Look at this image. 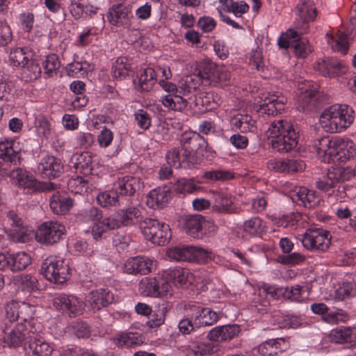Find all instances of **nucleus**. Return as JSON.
Here are the masks:
<instances>
[{
    "instance_id": "nucleus-23",
    "label": "nucleus",
    "mask_w": 356,
    "mask_h": 356,
    "mask_svg": "<svg viewBox=\"0 0 356 356\" xmlns=\"http://www.w3.org/2000/svg\"><path fill=\"white\" fill-rule=\"evenodd\" d=\"M332 162L345 163L356 154L353 142L348 138L334 137Z\"/></svg>"
},
{
    "instance_id": "nucleus-30",
    "label": "nucleus",
    "mask_w": 356,
    "mask_h": 356,
    "mask_svg": "<svg viewBox=\"0 0 356 356\" xmlns=\"http://www.w3.org/2000/svg\"><path fill=\"white\" fill-rule=\"evenodd\" d=\"M113 185L122 200L124 196H133L140 189L142 183L138 177L124 176L118 178Z\"/></svg>"
},
{
    "instance_id": "nucleus-43",
    "label": "nucleus",
    "mask_w": 356,
    "mask_h": 356,
    "mask_svg": "<svg viewBox=\"0 0 356 356\" xmlns=\"http://www.w3.org/2000/svg\"><path fill=\"white\" fill-rule=\"evenodd\" d=\"M212 209L215 212L223 214L236 213V208L233 207L231 197L225 194H218L215 197Z\"/></svg>"
},
{
    "instance_id": "nucleus-38",
    "label": "nucleus",
    "mask_w": 356,
    "mask_h": 356,
    "mask_svg": "<svg viewBox=\"0 0 356 356\" xmlns=\"http://www.w3.org/2000/svg\"><path fill=\"white\" fill-rule=\"evenodd\" d=\"M73 206V200L58 193H54L49 199V207L57 215H63L70 211Z\"/></svg>"
},
{
    "instance_id": "nucleus-62",
    "label": "nucleus",
    "mask_w": 356,
    "mask_h": 356,
    "mask_svg": "<svg viewBox=\"0 0 356 356\" xmlns=\"http://www.w3.org/2000/svg\"><path fill=\"white\" fill-rule=\"evenodd\" d=\"M323 321L330 324H335L339 322H346L348 319L347 314L341 309L325 312L323 316Z\"/></svg>"
},
{
    "instance_id": "nucleus-8",
    "label": "nucleus",
    "mask_w": 356,
    "mask_h": 356,
    "mask_svg": "<svg viewBox=\"0 0 356 356\" xmlns=\"http://www.w3.org/2000/svg\"><path fill=\"white\" fill-rule=\"evenodd\" d=\"M65 226L57 221L42 223L35 234L36 240L43 244L53 245L58 243L65 233Z\"/></svg>"
},
{
    "instance_id": "nucleus-53",
    "label": "nucleus",
    "mask_w": 356,
    "mask_h": 356,
    "mask_svg": "<svg viewBox=\"0 0 356 356\" xmlns=\"http://www.w3.org/2000/svg\"><path fill=\"white\" fill-rule=\"evenodd\" d=\"M244 231L252 236L260 235L266 232V227L264 221L258 218H252L243 223Z\"/></svg>"
},
{
    "instance_id": "nucleus-25",
    "label": "nucleus",
    "mask_w": 356,
    "mask_h": 356,
    "mask_svg": "<svg viewBox=\"0 0 356 356\" xmlns=\"http://www.w3.org/2000/svg\"><path fill=\"white\" fill-rule=\"evenodd\" d=\"M38 170L44 178L54 179L63 174L64 166L60 159L53 156H45L40 160Z\"/></svg>"
},
{
    "instance_id": "nucleus-28",
    "label": "nucleus",
    "mask_w": 356,
    "mask_h": 356,
    "mask_svg": "<svg viewBox=\"0 0 356 356\" xmlns=\"http://www.w3.org/2000/svg\"><path fill=\"white\" fill-rule=\"evenodd\" d=\"M10 176L19 187L35 192L40 188V182L35 177L24 169L17 168L9 172Z\"/></svg>"
},
{
    "instance_id": "nucleus-44",
    "label": "nucleus",
    "mask_w": 356,
    "mask_h": 356,
    "mask_svg": "<svg viewBox=\"0 0 356 356\" xmlns=\"http://www.w3.org/2000/svg\"><path fill=\"white\" fill-rule=\"evenodd\" d=\"M132 66L126 57H119L112 67L113 77L117 80L124 79L131 72Z\"/></svg>"
},
{
    "instance_id": "nucleus-64",
    "label": "nucleus",
    "mask_w": 356,
    "mask_h": 356,
    "mask_svg": "<svg viewBox=\"0 0 356 356\" xmlns=\"http://www.w3.org/2000/svg\"><path fill=\"white\" fill-rule=\"evenodd\" d=\"M280 261L286 265H298L303 263L306 257L304 254L294 252L288 253L286 255L279 257Z\"/></svg>"
},
{
    "instance_id": "nucleus-27",
    "label": "nucleus",
    "mask_w": 356,
    "mask_h": 356,
    "mask_svg": "<svg viewBox=\"0 0 356 356\" xmlns=\"http://www.w3.org/2000/svg\"><path fill=\"white\" fill-rule=\"evenodd\" d=\"M291 200L308 209L318 207L321 203V197L318 193L305 187L296 188L291 194Z\"/></svg>"
},
{
    "instance_id": "nucleus-42",
    "label": "nucleus",
    "mask_w": 356,
    "mask_h": 356,
    "mask_svg": "<svg viewBox=\"0 0 356 356\" xmlns=\"http://www.w3.org/2000/svg\"><path fill=\"white\" fill-rule=\"evenodd\" d=\"M200 182L194 178H179L173 184V191L179 194H191L200 191Z\"/></svg>"
},
{
    "instance_id": "nucleus-57",
    "label": "nucleus",
    "mask_w": 356,
    "mask_h": 356,
    "mask_svg": "<svg viewBox=\"0 0 356 356\" xmlns=\"http://www.w3.org/2000/svg\"><path fill=\"white\" fill-rule=\"evenodd\" d=\"M274 294L275 292L273 291L270 288L259 289L258 293L254 294L252 302L254 303V306L256 307L259 312H263L269 305V301L266 298V296L270 295L271 297H273Z\"/></svg>"
},
{
    "instance_id": "nucleus-18",
    "label": "nucleus",
    "mask_w": 356,
    "mask_h": 356,
    "mask_svg": "<svg viewBox=\"0 0 356 356\" xmlns=\"http://www.w3.org/2000/svg\"><path fill=\"white\" fill-rule=\"evenodd\" d=\"M7 216L11 220L12 228L8 236L16 243H26L29 241L33 235V231L22 226V219L14 211H9Z\"/></svg>"
},
{
    "instance_id": "nucleus-20",
    "label": "nucleus",
    "mask_w": 356,
    "mask_h": 356,
    "mask_svg": "<svg viewBox=\"0 0 356 356\" xmlns=\"http://www.w3.org/2000/svg\"><path fill=\"white\" fill-rule=\"evenodd\" d=\"M156 261L145 256H138L128 259L124 264V269L128 274L146 275L156 268Z\"/></svg>"
},
{
    "instance_id": "nucleus-46",
    "label": "nucleus",
    "mask_w": 356,
    "mask_h": 356,
    "mask_svg": "<svg viewBox=\"0 0 356 356\" xmlns=\"http://www.w3.org/2000/svg\"><path fill=\"white\" fill-rule=\"evenodd\" d=\"M163 105L175 111H181L185 109L188 105V102L177 93H169L161 97Z\"/></svg>"
},
{
    "instance_id": "nucleus-61",
    "label": "nucleus",
    "mask_w": 356,
    "mask_h": 356,
    "mask_svg": "<svg viewBox=\"0 0 356 356\" xmlns=\"http://www.w3.org/2000/svg\"><path fill=\"white\" fill-rule=\"evenodd\" d=\"M199 86V81H196L193 76H187L179 81V93L184 95L195 91Z\"/></svg>"
},
{
    "instance_id": "nucleus-17",
    "label": "nucleus",
    "mask_w": 356,
    "mask_h": 356,
    "mask_svg": "<svg viewBox=\"0 0 356 356\" xmlns=\"http://www.w3.org/2000/svg\"><path fill=\"white\" fill-rule=\"evenodd\" d=\"M314 69L323 76L334 77L344 73L346 66L337 58L327 57L316 60Z\"/></svg>"
},
{
    "instance_id": "nucleus-1",
    "label": "nucleus",
    "mask_w": 356,
    "mask_h": 356,
    "mask_svg": "<svg viewBox=\"0 0 356 356\" xmlns=\"http://www.w3.org/2000/svg\"><path fill=\"white\" fill-rule=\"evenodd\" d=\"M268 134L272 148L278 152H289L298 144V133L291 122L286 120H279L270 122Z\"/></svg>"
},
{
    "instance_id": "nucleus-49",
    "label": "nucleus",
    "mask_w": 356,
    "mask_h": 356,
    "mask_svg": "<svg viewBox=\"0 0 356 356\" xmlns=\"http://www.w3.org/2000/svg\"><path fill=\"white\" fill-rule=\"evenodd\" d=\"M31 56V52L26 48L18 47L10 51L9 58L13 65L25 67L29 66Z\"/></svg>"
},
{
    "instance_id": "nucleus-52",
    "label": "nucleus",
    "mask_w": 356,
    "mask_h": 356,
    "mask_svg": "<svg viewBox=\"0 0 356 356\" xmlns=\"http://www.w3.org/2000/svg\"><path fill=\"white\" fill-rule=\"evenodd\" d=\"M355 334L350 327L332 330L330 334L331 341L335 343H343L353 341Z\"/></svg>"
},
{
    "instance_id": "nucleus-47",
    "label": "nucleus",
    "mask_w": 356,
    "mask_h": 356,
    "mask_svg": "<svg viewBox=\"0 0 356 356\" xmlns=\"http://www.w3.org/2000/svg\"><path fill=\"white\" fill-rule=\"evenodd\" d=\"M10 270L13 272L24 270L31 262V257L24 252L10 254Z\"/></svg>"
},
{
    "instance_id": "nucleus-4",
    "label": "nucleus",
    "mask_w": 356,
    "mask_h": 356,
    "mask_svg": "<svg viewBox=\"0 0 356 356\" xmlns=\"http://www.w3.org/2000/svg\"><path fill=\"white\" fill-rule=\"evenodd\" d=\"M166 255L169 259L177 261L206 263L212 259L211 252L202 248L184 245L169 248Z\"/></svg>"
},
{
    "instance_id": "nucleus-50",
    "label": "nucleus",
    "mask_w": 356,
    "mask_h": 356,
    "mask_svg": "<svg viewBox=\"0 0 356 356\" xmlns=\"http://www.w3.org/2000/svg\"><path fill=\"white\" fill-rule=\"evenodd\" d=\"M222 6V10L227 13H232L236 18H240L243 14L247 13L249 6L243 1L236 2L233 0H220Z\"/></svg>"
},
{
    "instance_id": "nucleus-29",
    "label": "nucleus",
    "mask_w": 356,
    "mask_h": 356,
    "mask_svg": "<svg viewBox=\"0 0 356 356\" xmlns=\"http://www.w3.org/2000/svg\"><path fill=\"white\" fill-rule=\"evenodd\" d=\"M267 167L277 172H298L305 168V163L299 159L270 160L267 163Z\"/></svg>"
},
{
    "instance_id": "nucleus-35",
    "label": "nucleus",
    "mask_w": 356,
    "mask_h": 356,
    "mask_svg": "<svg viewBox=\"0 0 356 356\" xmlns=\"http://www.w3.org/2000/svg\"><path fill=\"white\" fill-rule=\"evenodd\" d=\"M188 153L182 149L174 148L169 151L166 155L165 159L167 163L170 166L177 168H180L182 164H186L187 167H191L195 165V159L193 157H188Z\"/></svg>"
},
{
    "instance_id": "nucleus-60",
    "label": "nucleus",
    "mask_w": 356,
    "mask_h": 356,
    "mask_svg": "<svg viewBox=\"0 0 356 356\" xmlns=\"http://www.w3.org/2000/svg\"><path fill=\"white\" fill-rule=\"evenodd\" d=\"M258 350L262 355L273 356L281 351V347L276 339H270L260 344Z\"/></svg>"
},
{
    "instance_id": "nucleus-26",
    "label": "nucleus",
    "mask_w": 356,
    "mask_h": 356,
    "mask_svg": "<svg viewBox=\"0 0 356 356\" xmlns=\"http://www.w3.org/2000/svg\"><path fill=\"white\" fill-rule=\"evenodd\" d=\"M323 97L316 88L306 89L298 99V109L302 112L312 111L318 108Z\"/></svg>"
},
{
    "instance_id": "nucleus-9",
    "label": "nucleus",
    "mask_w": 356,
    "mask_h": 356,
    "mask_svg": "<svg viewBox=\"0 0 356 356\" xmlns=\"http://www.w3.org/2000/svg\"><path fill=\"white\" fill-rule=\"evenodd\" d=\"M181 147L184 151L188 153V157L195 159V164L199 163V159L196 154L204 156L203 152H209V147L207 140L196 132L184 133L181 138Z\"/></svg>"
},
{
    "instance_id": "nucleus-12",
    "label": "nucleus",
    "mask_w": 356,
    "mask_h": 356,
    "mask_svg": "<svg viewBox=\"0 0 356 356\" xmlns=\"http://www.w3.org/2000/svg\"><path fill=\"white\" fill-rule=\"evenodd\" d=\"M54 307L70 317L81 315L84 310L83 302L76 296L65 293L57 295L54 298Z\"/></svg>"
},
{
    "instance_id": "nucleus-59",
    "label": "nucleus",
    "mask_w": 356,
    "mask_h": 356,
    "mask_svg": "<svg viewBox=\"0 0 356 356\" xmlns=\"http://www.w3.org/2000/svg\"><path fill=\"white\" fill-rule=\"evenodd\" d=\"M60 65L58 56L54 54L47 56L45 60L42 62L44 73L49 76L56 74Z\"/></svg>"
},
{
    "instance_id": "nucleus-31",
    "label": "nucleus",
    "mask_w": 356,
    "mask_h": 356,
    "mask_svg": "<svg viewBox=\"0 0 356 356\" xmlns=\"http://www.w3.org/2000/svg\"><path fill=\"white\" fill-rule=\"evenodd\" d=\"M334 137L325 136L314 140L313 147L324 163L332 162Z\"/></svg>"
},
{
    "instance_id": "nucleus-51",
    "label": "nucleus",
    "mask_w": 356,
    "mask_h": 356,
    "mask_svg": "<svg viewBox=\"0 0 356 356\" xmlns=\"http://www.w3.org/2000/svg\"><path fill=\"white\" fill-rule=\"evenodd\" d=\"M159 280L156 277H145L139 284L140 292L146 296L159 297Z\"/></svg>"
},
{
    "instance_id": "nucleus-19",
    "label": "nucleus",
    "mask_w": 356,
    "mask_h": 356,
    "mask_svg": "<svg viewBox=\"0 0 356 356\" xmlns=\"http://www.w3.org/2000/svg\"><path fill=\"white\" fill-rule=\"evenodd\" d=\"M350 178L348 170L337 168L329 170L327 176L316 181V187L325 193H329L335 187V184L348 180Z\"/></svg>"
},
{
    "instance_id": "nucleus-34",
    "label": "nucleus",
    "mask_w": 356,
    "mask_h": 356,
    "mask_svg": "<svg viewBox=\"0 0 356 356\" xmlns=\"http://www.w3.org/2000/svg\"><path fill=\"white\" fill-rule=\"evenodd\" d=\"M12 283L15 285L17 291L26 293L38 291L39 284L37 278L29 274H20L15 275L12 279Z\"/></svg>"
},
{
    "instance_id": "nucleus-16",
    "label": "nucleus",
    "mask_w": 356,
    "mask_h": 356,
    "mask_svg": "<svg viewBox=\"0 0 356 356\" xmlns=\"http://www.w3.org/2000/svg\"><path fill=\"white\" fill-rule=\"evenodd\" d=\"M116 229L122 227H129L143 221L141 211L136 207H129L121 209L111 215Z\"/></svg>"
},
{
    "instance_id": "nucleus-10",
    "label": "nucleus",
    "mask_w": 356,
    "mask_h": 356,
    "mask_svg": "<svg viewBox=\"0 0 356 356\" xmlns=\"http://www.w3.org/2000/svg\"><path fill=\"white\" fill-rule=\"evenodd\" d=\"M258 112L267 115H276L284 111L286 98L279 91L266 92L261 94Z\"/></svg>"
},
{
    "instance_id": "nucleus-37",
    "label": "nucleus",
    "mask_w": 356,
    "mask_h": 356,
    "mask_svg": "<svg viewBox=\"0 0 356 356\" xmlns=\"http://www.w3.org/2000/svg\"><path fill=\"white\" fill-rule=\"evenodd\" d=\"M170 198V191L167 187H159L152 190L147 197V204L149 207L162 208Z\"/></svg>"
},
{
    "instance_id": "nucleus-54",
    "label": "nucleus",
    "mask_w": 356,
    "mask_h": 356,
    "mask_svg": "<svg viewBox=\"0 0 356 356\" xmlns=\"http://www.w3.org/2000/svg\"><path fill=\"white\" fill-rule=\"evenodd\" d=\"M196 106H202L204 110L214 109L218 105V96L211 92H204L195 97Z\"/></svg>"
},
{
    "instance_id": "nucleus-3",
    "label": "nucleus",
    "mask_w": 356,
    "mask_h": 356,
    "mask_svg": "<svg viewBox=\"0 0 356 356\" xmlns=\"http://www.w3.org/2000/svg\"><path fill=\"white\" fill-rule=\"evenodd\" d=\"M140 229L145 238L154 244L163 245L171 238L168 225L156 218L146 217L140 222Z\"/></svg>"
},
{
    "instance_id": "nucleus-15",
    "label": "nucleus",
    "mask_w": 356,
    "mask_h": 356,
    "mask_svg": "<svg viewBox=\"0 0 356 356\" xmlns=\"http://www.w3.org/2000/svg\"><path fill=\"white\" fill-rule=\"evenodd\" d=\"M296 15L300 20L295 22V27L302 34L307 33L309 22L314 21L316 16V9L311 0H300L296 7Z\"/></svg>"
},
{
    "instance_id": "nucleus-5",
    "label": "nucleus",
    "mask_w": 356,
    "mask_h": 356,
    "mask_svg": "<svg viewBox=\"0 0 356 356\" xmlns=\"http://www.w3.org/2000/svg\"><path fill=\"white\" fill-rule=\"evenodd\" d=\"M41 273L51 282L63 284L69 277L68 265L62 259L49 257L42 262Z\"/></svg>"
},
{
    "instance_id": "nucleus-32",
    "label": "nucleus",
    "mask_w": 356,
    "mask_h": 356,
    "mask_svg": "<svg viewBox=\"0 0 356 356\" xmlns=\"http://www.w3.org/2000/svg\"><path fill=\"white\" fill-rule=\"evenodd\" d=\"M198 272L191 273L187 268H175L170 270L168 275L172 283L179 287H188L189 285L197 284L196 280Z\"/></svg>"
},
{
    "instance_id": "nucleus-22",
    "label": "nucleus",
    "mask_w": 356,
    "mask_h": 356,
    "mask_svg": "<svg viewBox=\"0 0 356 356\" xmlns=\"http://www.w3.org/2000/svg\"><path fill=\"white\" fill-rule=\"evenodd\" d=\"M22 148L15 140L0 141V159L5 163L15 166L20 164Z\"/></svg>"
},
{
    "instance_id": "nucleus-2",
    "label": "nucleus",
    "mask_w": 356,
    "mask_h": 356,
    "mask_svg": "<svg viewBox=\"0 0 356 356\" xmlns=\"http://www.w3.org/2000/svg\"><path fill=\"white\" fill-rule=\"evenodd\" d=\"M352 108L346 104H334L326 108L320 116L321 127L327 133L341 132L349 127L355 119Z\"/></svg>"
},
{
    "instance_id": "nucleus-55",
    "label": "nucleus",
    "mask_w": 356,
    "mask_h": 356,
    "mask_svg": "<svg viewBox=\"0 0 356 356\" xmlns=\"http://www.w3.org/2000/svg\"><path fill=\"white\" fill-rule=\"evenodd\" d=\"M327 42L334 51H338L342 54L347 53L349 44L345 34L340 33L336 38L327 35Z\"/></svg>"
},
{
    "instance_id": "nucleus-7",
    "label": "nucleus",
    "mask_w": 356,
    "mask_h": 356,
    "mask_svg": "<svg viewBox=\"0 0 356 356\" xmlns=\"http://www.w3.org/2000/svg\"><path fill=\"white\" fill-rule=\"evenodd\" d=\"M184 311L187 316L191 317L197 324L198 330L202 327L212 325L218 320V316L216 312L203 307L199 302H188L184 306Z\"/></svg>"
},
{
    "instance_id": "nucleus-56",
    "label": "nucleus",
    "mask_w": 356,
    "mask_h": 356,
    "mask_svg": "<svg viewBox=\"0 0 356 356\" xmlns=\"http://www.w3.org/2000/svg\"><path fill=\"white\" fill-rule=\"evenodd\" d=\"M155 83L156 72L151 67L144 69L138 76V84L142 90H149Z\"/></svg>"
},
{
    "instance_id": "nucleus-14",
    "label": "nucleus",
    "mask_w": 356,
    "mask_h": 356,
    "mask_svg": "<svg viewBox=\"0 0 356 356\" xmlns=\"http://www.w3.org/2000/svg\"><path fill=\"white\" fill-rule=\"evenodd\" d=\"M32 332L26 324L20 322L10 330H3V343L7 346L14 348L23 345L27 346Z\"/></svg>"
},
{
    "instance_id": "nucleus-6",
    "label": "nucleus",
    "mask_w": 356,
    "mask_h": 356,
    "mask_svg": "<svg viewBox=\"0 0 356 356\" xmlns=\"http://www.w3.org/2000/svg\"><path fill=\"white\" fill-rule=\"evenodd\" d=\"M299 240L305 248L313 252H325L331 244L330 232L320 228L307 229Z\"/></svg>"
},
{
    "instance_id": "nucleus-48",
    "label": "nucleus",
    "mask_w": 356,
    "mask_h": 356,
    "mask_svg": "<svg viewBox=\"0 0 356 356\" xmlns=\"http://www.w3.org/2000/svg\"><path fill=\"white\" fill-rule=\"evenodd\" d=\"M111 216L104 218L103 220H97L91 229V234L95 240L102 238L104 234L107 232L116 229L115 224H113Z\"/></svg>"
},
{
    "instance_id": "nucleus-36",
    "label": "nucleus",
    "mask_w": 356,
    "mask_h": 356,
    "mask_svg": "<svg viewBox=\"0 0 356 356\" xmlns=\"http://www.w3.org/2000/svg\"><path fill=\"white\" fill-rule=\"evenodd\" d=\"M92 155L89 152L75 153L70 160V163L76 171L85 175L91 173L92 170Z\"/></svg>"
},
{
    "instance_id": "nucleus-58",
    "label": "nucleus",
    "mask_w": 356,
    "mask_h": 356,
    "mask_svg": "<svg viewBox=\"0 0 356 356\" xmlns=\"http://www.w3.org/2000/svg\"><path fill=\"white\" fill-rule=\"evenodd\" d=\"M170 307L169 303H162L159 305L157 309L154 311L152 317L147 323L150 327H157L164 323L165 314Z\"/></svg>"
},
{
    "instance_id": "nucleus-41",
    "label": "nucleus",
    "mask_w": 356,
    "mask_h": 356,
    "mask_svg": "<svg viewBox=\"0 0 356 356\" xmlns=\"http://www.w3.org/2000/svg\"><path fill=\"white\" fill-rule=\"evenodd\" d=\"M204 222L205 220L202 216L199 214L189 215L186 217L184 229L191 236L199 238Z\"/></svg>"
},
{
    "instance_id": "nucleus-24",
    "label": "nucleus",
    "mask_w": 356,
    "mask_h": 356,
    "mask_svg": "<svg viewBox=\"0 0 356 356\" xmlns=\"http://www.w3.org/2000/svg\"><path fill=\"white\" fill-rule=\"evenodd\" d=\"M24 350L27 356H51L54 348L40 335L32 332Z\"/></svg>"
},
{
    "instance_id": "nucleus-21",
    "label": "nucleus",
    "mask_w": 356,
    "mask_h": 356,
    "mask_svg": "<svg viewBox=\"0 0 356 356\" xmlns=\"http://www.w3.org/2000/svg\"><path fill=\"white\" fill-rule=\"evenodd\" d=\"M204 333L200 330L197 336L192 339L186 346V350L194 356H208L211 355L220 349L218 343L215 342H201L200 337H204Z\"/></svg>"
},
{
    "instance_id": "nucleus-13",
    "label": "nucleus",
    "mask_w": 356,
    "mask_h": 356,
    "mask_svg": "<svg viewBox=\"0 0 356 356\" xmlns=\"http://www.w3.org/2000/svg\"><path fill=\"white\" fill-rule=\"evenodd\" d=\"M6 316L10 321L27 322L33 318L35 307L24 301L11 300L5 307Z\"/></svg>"
},
{
    "instance_id": "nucleus-45",
    "label": "nucleus",
    "mask_w": 356,
    "mask_h": 356,
    "mask_svg": "<svg viewBox=\"0 0 356 356\" xmlns=\"http://www.w3.org/2000/svg\"><path fill=\"white\" fill-rule=\"evenodd\" d=\"M112 341L119 348H132L142 343L141 339L132 332L118 333L113 337Z\"/></svg>"
},
{
    "instance_id": "nucleus-11",
    "label": "nucleus",
    "mask_w": 356,
    "mask_h": 356,
    "mask_svg": "<svg viewBox=\"0 0 356 356\" xmlns=\"http://www.w3.org/2000/svg\"><path fill=\"white\" fill-rule=\"evenodd\" d=\"M106 17L112 26L129 28L134 18L132 6L127 2L114 3L109 8Z\"/></svg>"
},
{
    "instance_id": "nucleus-39",
    "label": "nucleus",
    "mask_w": 356,
    "mask_h": 356,
    "mask_svg": "<svg viewBox=\"0 0 356 356\" xmlns=\"http://www.w3.org/2000/svg\"><path fill=\"white\" fill-rule=\"evenodd\" d=\"M217 67L211 60L205 59L199 63L194 72L193 76H197L199 81H216Z\"/></svg>"
},
{
    "instance_id": "nucleus-33",
    "label": "nucleus",
    "mask_w": 356,
    "mask_h": 356,
    "mask_svg": "<svg viewBox=\"0 0 356 356\" xmlns=\"http://www.w3.org/2000/svg\"><path fill=\"white\" fill-rule=\"evenodd\" d=\"M86 300L92 309L99 310L111 304L114 300V297L108 289H100L90 292Z\"/></svg>"
},
{
    "instance_id": "nucleus-63",
    "label": "nucleus",
    "mask_w": 356,
    "mask_h": 356,
    "mask_svg": "<svg viewBox=\"0 0 356 356\" xmlns=\"http://www.w3.org/2000/svg\"><path fill=\"white\" fill-rule=\"evenodd\" d=\"M292 47L296 56L301 58H305L312 51L309 42L305 39L295 41V43L292 44Z\"/></svg>"
},
{
    "instance_id": "nucleus-40",
    "label": "nucleus",
    "mask_w": 356,
    "mask_h": 356,
    "mask_svg": "<svg viewBox=\"0 0 356 356\" xmlns=\"http://www.w3.org/2000/svg\"><path fill=\"white\" fill-rule=\"evenodd\" d=\"M98 204L102 207H121L123 201L114 185L111 190L99 193L97 196Z\"/></svg>"
}]
</instances>
